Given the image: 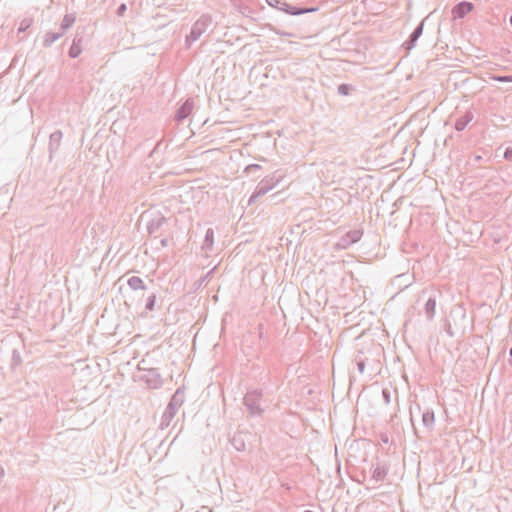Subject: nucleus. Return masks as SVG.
<instances>
[{
    "mask_svg": "<svg viewBox=\"0 0 512 512\" xmlns=\"http://www.w3.org/2000/svg\"><path fill=\"white\" fill-rule=\"evenodd\" d=\"M172 219L166 218L161 212L158 211H145L140 216V224H143L149 236V240L145 242L144 253L148 254V245L153 249L165 247L172 240L171 227Z\"/></svg>",
    "mask_w": 512,
    "mask_h": 512,
    "instance_id": "f257e3e1",
    "label": "nucleus"
},
{
    "mask_svg": "<svg viewBox=\"0 0 512 512\" xmlns=\"http://www.w3.org/2000/svg\"><path fill=\"white\" fill-rule=\"evenodd\" d=\"M212 19L210 16L203 15L192 26L190 33L186 36V45L190 47L193 42L198 40L211 26Z\"/></svg>",
    "mask_w": 512,
    "mask_h": 512,
    "instance_id": "f03ea898",
    "label": "nucleus"
},
{
    "mask_svg": "<svg viewBox=\"0 0 512 512\" xmlns=\"http://www.w3.org/2000/svg\"><path fill=\"white\" fill-rule=\"evenodd\" d=\"M280 178V175L277 176L276 173H274L273 175L262 179L261 182L257 185L253 194L250 196L249 204L253 203L257 198L264 196L271 189H273L280 181Z\"/></svg>",
    "mask_w": 512,
    "mask_h": 512,
    "instance_id": "7ed1b4c3",
    "label": "nucleus"
},
{
    "mask_svg": "<svg viewBox=\"0 0 512 512\" xmlns=\"http://www.w3.org/2000/svg\"><path fill=\"white\" fill-rule=\"evenodd\" d=\"M362 235L363 231L360 229L350 230L341 236V238L336 242L335 247L337 249H346L350 245L358 242Z\"/></svg>",
    "mask_w": 512,
    "mask_h": 512,
    "instance_id": "20e7f679",
    "label": "nucleus"
},
{
    "mask_svg": "<svg viewBox=\"0 0 512 512\" xmlns=\"http://www.w3.org/2000/svg\"><path fill=\"white\" fill-rule=\"evenodd\" d=\"M425 19H423L417 26L416 28L413 30V32L410 34V36L408 37V39L402 44V47L407 51L409 52L410 50H412L415 46H416V43H417V40L420 38V36L423 34V29H424V23H425Z\"/></svg>",
    "mask_w": 512,
    "mask_h": 512,
    "instance_id": "39448f33",
    "label": "nucleus"
},
{
    "mask_svg": "<svg viewBox=\"0 0 512 512\" xmlns=\"http://www.w3.org/2000/svg\"><path fill=\"white\" fill-rule=\"evenodd\" d=\"M474 9V4L468 1H461L452 9L454 18L462 19Z\"/></svg>",
    "mask_w": 512,
    "mask_h": 512,
    "instance_id": "423d86ee",
    "label": "nucleus"
},
{
    "mask_svg": "<svg viewBox=\"0 0 512 512\" xmlns=\"http://www.w3.org/2000/svg\"><path fill=\"white\" fill-rule=\"evenodd\" d=\"M63 134L60 130H56L51 133L49 137L48 150H49V159L52 160L54 154L58 151Z\"/></svg>",
    "mask_w": 512,
    "mask_h": 512,
    "instance_id": "0eeeda50",
    "label": "nucleus"
},
{
    "mask_svg": "<svg viewBox=\"0 0 512 512\" xmlns=\"http://www.w3.org/2000/svg\"><path fill=\"white\" fill-rule=\"evenodd\" d=\"M193 109V102L191 100H186L176 111L175 119L178 122H182L186 119Z\"/></svg>",
    "mask_w": 512,
    "mask_h": 512,
    "instance_id": "6e6552de",
    "label": "nucleus"
},
{
    "mask_svg": "<svg viewBox=\"0 0 512 512\" xmlns=\"http://www.w3.org/2000/svg\"><path fill=\"white\" fill-rule=\"evenodd\" d=\"M473 118V112L470 110L466 111L464 115L456 119L454 125L455 129L459 132L463 131L467 127V125L473 120Z\"/></svg>",
    "mask_w": 512,
    "mask_h": 512,
    "instance_id": "1a4fd4ad",
    "label": "nucleus"
},
{
    "mask_svg": "<svg viewBox=\"0 0 512 512\" xmlns=\"http://www.w3.org/2000/svg\"><path fill=\"white\" fill-rule=\"evenodd\" d=\"M214 244V230L212 228H208L205 233L204 241L202 244V249L205 251H209L212 249Z\"/></svg>",
    "mask_w": 512,
    "mask_h": 512,
    "instance_id": "9d476101",
    "label": "nucleus"
},
{
    "mask_svg": "<svg viewBox=\"0 0 512 512\" xmlns=\"http://www.w3.org/2000/svg\"><path fill=\"white\" fill-rule=\"evenodd\" d=\"M317 10H318L317 7L301 8V7H296V6L291 5L287 14L297 16V15H302L305 13L315 12Z\"/></svg>",
    "mask_w": 512,
    "mask_h": 512,
    "instance_id": "9b49d317",
    "label": "nucleus"
},
{
    "mask_svg": "<svg viewBox=\"0 0 512 512\" xmlns=\"http://www.w3.org/2000/svg\"><path fill=\"white\" fill-rule=\"evenodd\" d=\"M80 43H81V38H75L73 40L72 45L68 52V54L71 58H77L81 54L82 49H81Z\"/></svg>",
    "mask_w": 512,
    "mask_h": 512,
    "instance_id": "f8f14e48",
    "label": "nucleus"
},
{
    "mask_svg": "<svg viewBox=\"0 0 512 512\" xmlns=\"http://www.w3.org/2000/svg\"><path fill=\"white\" fill-rule=\"evenodd\" d=\"M63 35V32H48L45 34L44 36V40H43V45L45 47H48L50 46L51 44H53L55 41H57L59 38H61Z\"/></svg>",
    "mask_w": 512,
    "mask_h": 512,
    "instance_id": "ddd939ff",
    "label": "nucleus"
},
{
    "mask_svg": "<svg viewBox=\"0 0 512 512\" xmlns=\"http://www.w3.org/2000/svg\"><path fill=\"white\" fill-rule=\"evenodd\" d=\"M75 16L73 14H66L61 22V32H65L69 29L75 22Z\"/></svg>",
    "mask_w": 512,
    "mask_h": 512,
    "instance_id": "4468645a",
    "label": "nucleus"
},
{
    "mask_svg": "<svg viewBox=\"0 0 512 512\" xmlns=\"http://www.w3.org/2000/svg\"><path fill=\"white\" fill-rule=\"evenodd\" d=\"M33 24V19L31 17H25L20 21L18 32H25L28 30Z\"/></svg>",
    "mask_w": 512,
    "mask_h": 512,
    "instance_id": "2eb2a0df",
    "label": "nucleus"
},
{
    "mask_svg": "<svg viewBox=\"0 0 512 512\" xmlns=\"http://www.w3.org/2000/svg\"><path fill=\"white\" fill-rule=\"evenodd\" d=\"M350 90H351V86L349 84H340L337 88V91L340 95H344V96H347L349 95L350 93Z\"/></svg>",
    "mask_w": 512,
    "mask_h": 512,
    "instance_id": "dca6fc26",
    "label": "nucleus"
},
{
    "mask_svg": "<svg viewBox=\"0 0 512 512\" xmlns=\"http://www.w3.org/2000/svg\"><path fill=\"white\" fill-rule=\"evenodd\" d=\"M492 79L495 81H498V82H512V76H509V75H505V76L494 75V76H492Z\"/></svg>",
    "mask_w": 512,
    "mask_h": 512,
    "instance_id": "f3484780",
    "label": "nucleus"
},
{
    "mask_svg": "<svg viewBox=\"0 0 512 512\" xmlns=\"http://www.w3.org/2000/svg\"><path fill=\"white\" fill-rule=\"evenodd\" d=\"M127 10V6L125 3H122L118 6L117 10H116V14L119 16V17H122L124 16L125 12Z\"/></svg>",
    "mask_w": 512,
    "mask_h": 512,
    "instance_id": "a211bd4d",
    "label": "nucleus"
},
{
    "mask_svg": "<svg viewBox=\"0 0 512 512\" xmlns=\"http://www.w3.org/2000/svg\"><path fill=\"white\" fill-rule=\"evenodd\" d=\"M278 4L280 5L278 7L279 10L285 12V13H288L290 7H291V4L287 3V2H278Z\"/></svg>",
    "mask_w": 512,
    "mask_h": 512,
    "instance_id": "6ab92c4d",
    "label": "nucleus"
},
{
    "mask_svg": "<svg viewBox=\"0 0 512 512\" xmlns=\"http://www.w3.org/2000/svg\"><path fill=\"white\" fill-rule=\"evenodd\" d=\"M261 168L258 164H250L245 168V172L252 173L253 171L259 170Z\"/></svg>",
    "mask_w": 512,
    "mask_h": 512,
    "instance_id": "aec40b11",
    "label": "nucleus"
},
{
    "mask_svg": "<svg viewBox=\"0 0 512 512\" xmlns=\"http://www.w3.org/2000/svg\"><path fill=\"white\" fill-rule=\"evenodd\" d=\"M504 158L508 161H512V147H507L505 149Z\"/></svg>",
    "mask_w": 512,
    "mask_h": 512,
    "instance_id": "412c9836",
    "label": "nucleus"
},
{
    "mask_svg": "<svg viewBox=\"0 0 512 512\" xmlns=\"http://www.w3.org/2000/svg\"><path fill=\"white\" fill-rule=\"evenodd\" d=\"M134 281H139V279H138V278H136V277H133L132 279H130V281H129V282H130V283H132V282H134Z\"/></svg>",
    "mask_w": 512,
    "mask_h": 512,
    "instance_id": "4be33fe9",
    "label": "nucleus"
},
{
    "mask_svg": "<svg viewBox=\"0 0 512 512\" xmlns=\"http://www.w3.org/2000/svg\"><path fill=\"white\" fill-rule=\"evenodd\" d=\"M510 25L512 26V15L509 18Z\"/></svg>",
    "mask_w": 512,
    "mask_h": 512,
    "instance_id": "5701e85b",
    "label": "nucleus"
}]
</instances>
